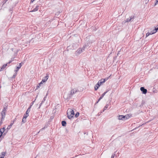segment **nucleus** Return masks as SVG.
<instances>
[{"mask_svg":"<svg viewBox=\"0 0 158 158\" xmlns=\"http://www.w3.org/2000/svg\"><path fill=\"white\" fill-rule=\"evenodd\" d=\"M107 91H106V92L103 93L102 95V96L100 97V99H102V98L105 95V94L107 93Z\"/></svg>","mask_w":158,"mask_h":158,"instance_id":"nucleus-19","label":"nucleus"},{"mask_svg":"<svg viewBox=\"0 0 158 158\" xmlns=\"http://www.w3.org/2000/svg\"><path fill=\"white\" fill-rule=\"evenodd\" d=\"M101 99H100V97L99 98V99H98V101L97 102V103H98Z\"/></svg>","mask_w":158,"mask_h":158,"instance_id":"nucleus-37","label":"nucleus"},{"mask_svg":"<svg viewBox=\"0 0 158 158\" xmlns=\"http://www.w3.org/2000/svg\"><path fill=\"white\" fill-rule=\"evenodd\" d=\"M47 95H48V94L47 93L46 95V96L44 97V98L43 99V100L42 101H43V102L45 100V98H46V97L47 96Z\"/></svg>","mask_w":158,"mask_h":158,"instance_id":"nucleus-29","label":"nucleus"},{"mask_svg":"<svg viewBox=\"0 0 158 158\" xmlns=\"http://www.w3.org/2000/svg\"><path fill=\"white\" fill-rule=\"evenodd\" d=\"M44 129V128H42L41 129L40 131H42V130H43Z\"/></svg>","mask_w":158,"mask_h":158,"instance_id":"nucleus-38","label":"nucleus"},{"mask_svg":"<svg viewBox=\"0 0 158 158\" xmlns=\"http://www.w3.org/2000/svg\"><path fill=\"white\" fill-rule=\"evenodd\" d=\"M35 100H36V99H35V100L33 102H31V105L30 106H31V107L34 104V102H35Z\"/></svg>","mask_w":158,"mask_h":158,"instance_id":"nucleus-30","label":"nucleus"},{"mask_svg":"<svg viewBox=\"0 0 158 158\" xmlns=\"http://www.w3.org/2000/svg\"><path fill=\"white\" fill-rule=\"evenodd\" d=\"M61 124L63 126H65L66 124V123L65 121H63L61 122Z\"/></svg>","mask_w":158,"mask_h":158,"instance_id":"nucleus-17","label":"nucleus"},{"mask_svg":"<svg viewBox=\"0 0 158 158\" xmlns=\"http://www.w3.org/2000/svg\"><path fill=\"white\" fill-rule=\"evenodd\" d=\"M86 46V45H85L83 46L82 48L78 49L76 51V54H78L81 53V52L84 51V49L85 48Z\"/></svg>","mask_w":158,"mask_h":158,"instance_id":"nucleus-3","label":"nucleus"},{"mask_svg":"<svg viewBox=\"0 0 158 158\" xmlns=\"http://www.w3.org/2000/svg\"><path fill=\"white\" fill-rule=\"evenodd\" d=\"M156 31H155V29L149 33L150 35H152L155 33Z\"/></svg>","mask_w":158,"mask_h":158,"instance_id":"nucleus-21","label":"nucleus"},{"mask_svg":"<svg viewBox=\"0 0 158 158\" xmlns=\"http://www.w3.org/2000/svg\"><path fill=\"white\" fill-rule=\"evenodd\" d=\"M67 112V117L71 119L73 117L74 114L73 110L69 108Z\"/></svg>","mask_w":158,"mask_h":158,"instance_id":"nucleus-1","label":"nucleus"},{"mask_svg":"<svg viewBox=\"0 0 158 158\" xmlns=\"http://www.w3.org/2000/svg\"><path fill=\"white\" fill-rule=\"evenodd\" d=\"M48 75H47L46 76L44 77L41 82H42V83L45 82L46 81L48 78Z\"/></svg>","mask_w":158,"mask_h":158,"instance_id":"nucleus-6","label":"nucleus"},{"mask_svg":"<svg viewBox=\"0 0 158 158\" xmlns=\"http://www.w3.org/2000/svg\"><path fill=\"white\" fill-rule=\"evenodd\" d=\"M7 64H4L3 66L0 69V71H1L2 70L5 68L7 66Z\"/></svg>","mask_w":158,"mask_h":158,"instance_id":"nucleus-10","label":"nucleus"},{"mask_svg":"<svg viewBox=\"0 0 158 158\" xmlns=\"http://www.w3.org/2000/svg\"><path fill=\"white\" fill-rule=\"evenodd\" d=\"M2 135H1H1H0V138H1Z\"/></svg>","mask_w":158,"mask_h":158,"instance_id":"nucleus-43","label":"nucleus"},{"mask_svg":"<svg viewBox=\"0 0 158 158\" xmlns=\"http://www.w3.org/2000/svg\"><path fill=\"white\" fill-rule=\"evenodd\" d=\"M108 104H107L105 106L104 108L103 111H104V110H105L108 108Z\"/></svg>","mask_w":158,"mask_h":158,"instance_id":"nucleus-23","label":"nucleus"},{"mask_svg":"<svg viewBox=\"0 0 158 158\" xmlns=\"http://www.w3.org/2000/svg\"><path fill=\"white\" fill-rule=\"evenodd\" d=\"M133 19V17L132 16H131V17H130L129 18H127V19L126 21V22H129L131 21L132 19Z\"/></svg>","mask_w":158,"mask_h":158,"instance_id":"nucleus-12","label":"nucleus"},{"mask_svg":"<svg viewBox=\"0 0 158 158\" xmlns=\"http://www.w3.org/2000/svg\"><path fill=\"white\" fill-rule=\"evenodd\" d=\"M79 115V112H77L75 114V117H78Z\"/></svg>","mask_w":158,"mask_h":158,"instance_id":"nucleus-26","label":"nucleus"},{"mask_svg":"<svg viewBox=\"0 0 158 158\" xmlns=\"http://www.w3.org/2000/svg\"><path fill=\"white\" fill-rule=\"evenodd\" d=\"M70 97V95L67 94H64V98L65 99H68Z\"/></svg>","mask_w":158,"mask_h":158,"instance_id":"nucleus-7","label":"nucleus"},{"mask_svg":"<svg viewBox=\"0 0 158 158\" xmlns=\"http://www.w3.org/2000/svg\"><path fill=\"white\" fill-rule=\"evenodd\" d=\"M150 35L149 32H148L146 34V37Z\"/></svg>","mask_w":158,"mask_h":158,"instance_id":"nucleus-31","label":"nucleus"},{"mask_svg":"<svg viewBox=\"0 0 158 158\" xmlns=\"http://www.w3.org/2000/svg\"><path fill=\"white\" fill-rule=\"evenodd\" d=\"M6 130L5 127H3V128L0 129V133L1 135H2V133L4 132Z\"/></svg>","mask_w":158,"mask_h":158,"instance_id":"nucleus-14","label":"nucleus"},{"mask_svg":"<svg viewBox=\"0 0 158 158\" xmlns=\"http://www.w3.org/2000/svg\"><path fill=\"white\" fill-rule=\"evenodd\" d=\"M140 90L143 92V94H146L147 92V90L144 89L143 87H141L140 88Z\"/></svg>","mask_w":158,"mask_h":158,"instance_id":"nucleus-4","label":"nucleus"},{"mask_svg":"<svg viewBox=\"0 0 158 158\" xmlns=\"http://www.w3.org/2000/svg\"><path fill=\"white\" fill-rule=\"evenodd\" d=\"M14 123V122H13L12 123H11L9 125L8 127L7 128V130L6 131H8V130L9 129H10L11 127H12V125H13V124Z\"/></svg>","mask_w":158,"mask_h":158,"instance_id":"nucleus-13","label":"nucleus"},{"mask_svg":"<svg viewBox=\"0 0 158 158\" xmlns=\"http://www.w3.org/2000/svg\"><path fill=\"white\" fill-rule=\"evenodd\" d=\"M0 158H4V157H1H1H0Z\"/></svg>","mask_w":158,"mask_h":158,"instance_id":"nucleus-42","label":"nucleus"},{"mask_svg":"<svg viewBox=\"0 0 158 158\" xmlns=\"http://www.w3.org/2000/svg\"><path fill=\"white\" fill-rule=\"evenodd\" d=\"M35 0H31V2H33V1H34Z\"/></svg>","mask_w":158,"mask_h":158,"instance_id":"nucleus-39","label":"nucleus"},{"mask_svg":"<svg viewBox=\"0 0 158 158\" xmlns=\"http://www.w3.org/2000/svg\"><path fill=\"white\" fill-rule=\"evenodd\" d=\"M39 6H37L34 9H33L32 10L30 11V12H34V11H36L38 10L39 9Z\"/></svg>","mask_w":158,"mask_h":158,"instance_id":"nucleus-11","label":"nucleus"},{"mask_svg":"<svg viewBox=\"0 0 158 158\" xmlns=\"http://www.w3.org/2000/svg\"><path fill=\"white\" fill-rule=\"evenodd\" d=\"M43 101H42V102L40 104V106H39V108H40V106H41V105H42V103H43Z\"/></svg>","mask_w":158,"mask_h":158,"instance_id":"nucleus-34","label":"nucleus"},{"mask_svg":"<svg viewBox=\"0 0 158 158\" xmlns=\"http://www.w3.org/2000/svg\"><path fill=\"white\" fill-rule=\"evenodd\" d=\"M77 92V90L76 89H72L71 91V94H73Z\"/></svg>","mask_w":158,"mask_h":158,"instance_id":"nucleus-9","label":"nucleus"},{"mask_svg":"<svg viewBox=\"0 0 158 158\" xmlns=\"http://www.w3.org/2000/svg\"><path fill=\"white\" fill-rule=\"evenodd\" d=\"M60 13V12H57V13L58 14H59Z\"/></svg>","mask_w":158,"mask_h":158,"instance_id":"nucleus-41","label":"nucleus"},{"mask_svg":"<svg viewBox=\"0 0 158 158\" xmlns=\"http://www.w3.org/2000/svg\"><path fill=\"white\" fill-rule=\"evenodd\" d=\"M28 116V114L26 113V114L24 115V118H25V119H26L27 117Z\"/></svg>","mask_w":158,"mask_h":158,"instance_id":"nucleus-22","label":"nucleus"},{"mask_svg":"<svg viewBox=\"0 0 158 158\" xmlns=\"http://www.w3.org/2000/svg\"><path fill=\"white\" fill-rule=\"evenodd\" d=\"M156 3H155V6L156 5V4H157V3L158 2V0H156Z\"/></svg>","mask_w":158,"mask_h":158,"instance_id":"nucleus-33","label":"nucleus"},{"mask_svg":"<svg viewBox=\"0 0 158 158\" xmlns=\"http://www.w3.org/2000/svg\"><path fill=\"white\" fill-rule=\"evenodd\" d=\"M105 82V80L101 79L97 83V85H98L99 86H100L102 84Z\"/></svg>","mask_w":158,"mask_h":158,"instance_id":"nucleus-5","label":"nucleus"},{"mask_svg":"<svg viewBox=\"0 0 158 158\" xmlns=\"http://www.w3.org/2000/svg\"><path fill=\"white\" fill-rule=\"evenodd\" d=\"M31 108V106H30V107L27 109V110L26 111V113L29 114V112L30 111V109Z\"/></svg>","mask_w":158,"mask_h":158,"instance_id":"nucleus-18","label":"nucleus"},{"mask_svg":"<svg viewBox=\"0 0 158 158\" xmlns=\"http://www.w3.org/2000/svg\"><path fill=\"white\" fill-rule=\"evenodd\" d=\"M114 154L113 155H112L111 157V158H114Z\"/></svg>","mask_w":158,"mask_h":158,"instance_id":"nucleus-36","label":"nucleus"},{"mask_svg":"<svg viewBox=\"0 0 158 158\" xmlns=\"http://www.w3.org/2000/svg\"><path fill=\"white\" fill-rule=\"evenodd\" d=\"M99 86H99L98 85H97V84L94 86L95 90H97L98 89V88Z\"/></svg>","mask_w":158,"mask_h":158,"instance_id":"nucleus-20","label":"nucleus"},{"mask_svg":"<svg viewBox=\"0 0 158 158\" xmlns=\"http://www.w3.org/2000/svg\"><path fill=\"white\" fill-rule=\"evenodd\" d=\"M11 62V61H10L8 63H7V64H10Z\"/></svg>","mask_w":158,"mask_h":158,"instance_id":"nucleus-40","label":"nucleus"},{"mask_svg":"<svg viewBox=\"0 0 158 158\" xmlns=\"http://www.w3.org/2000/svg\"><path fill=\"white\" fill-rule=\"evenodd\" d=\"M129 115L128 114L126 115L125 116H124V118H126V119H127L128 118H129Z\"/></svg>","mask_w":158,"mask_h":158,"instance_id":"nucleus-24","label":"nucleus"},{"mask_svg":"<svg viewBox=\"0 0 158 158\" xmlns=\"http://www.w3.org/2000/svg\"><path fill=\"white\" fill-rule=\"evenodd\" d=\"M15 72V73L13 76V78H15L16 77V76L17 74V72Z\"/></svg>","mask_w":158,"mask_h":158,"instance_id":"nucleus-27","label":"nucleus"},{"mask_svg":"<svg viewBox=\"0 0 158 158\" xmlns=\"http://www.w3.org/2000/svg\"><path fill=\"white\" fill-rule=\"evenodd\" d=\"M5 113H6V111L5 110H3L2 112H1V114H2V118H1V120L0 123V125L2 124V122L3 121V120L5 118Z\"/></svg>","mask_w":158,"mask_h":158,"instance_id":"nucleus-2","label":"nucleus"},{"mask_svg":"<svg viewBox=\"0 0 158 158\" xmlns=\"http://www.w3.org/2000/svg\"><path fill=\"white\" fill-rule=\"evenodd\" d=\"M22 122H23V123H24L26 122V119H25V118H24V117H23V119H22Z\"/></svg>","mask_w":158,"mask_h":158,"instance_id":"nucleus-28","label":"nucleus"},{"mask_svg":"<svg viewBox=\"0 0 158 158\" xmlns=\"http://www.w3.org/2000/svg\"><path fill=\"white\" fill-rule=\"evenodd\" d=\"M7 107H4L3 110H5V111H6V110L7 109Z\"/></svg>","mask_w":158,"mask_h":158,"instance_id":"nucleus-35","label":"nucleus"},{"mask_svg":"<svg viewBox=\"0 0 158 158\" xmlns=\"http://www.w3.org/2000/svg\"><path fill=\"white\" fill-rule=\"evenodd\" d=\"M150 35L149 32H148L146 34V37Z\"/></svg>","mask_w":158,"mask_h":158,"instance_id":"nucleus-32","label":"nucleus"},{"mask_svg":"<svg viewBox=\"0 0 158 158\" xmlns=\"http://www.w3.org/2000/svg\"><path fill=\"white\" fill-rule=\"evenodd\" d=\"M43 84L42 82H41L39 84V85L37 86V89H38V88H39L40 86L41 85H42Z\"/></svg>","mask_w":158,"mask_h":158,"instance_id":"nucleus-25","label":"nucleus"},{"mask_svg":"<svg viewBox=\"0 0 158 158\" xmlns=\"http://www.w3.org/2000/svg\"><path fill=\"white\" fill-rule=\"evenodd\" d=\"M6 152H2L1 154V155H0V156L1 157H3L4 158L5 156V155H6Z\"/></svg>","mask_w":158,"mask_h":158,"instance_id":"nucleus-16","label":"nucleus"},{"mask_svg":"<svg viewBox=\"0 0 158 158\" xmlns=\"http://www.w3.org/2000/svg\"><path fill=\"white\" fill-rule=\"evenodd\" d=\"M124 118V116L123 115H119L118 116V119L119 120H123Z\"/></svg>","mask_w":158,"mask_h":158,"instance_id":"nucleus-15","label":"nucleus"},{"mask_svg":"<svg viewBox=\"0 0 158 158\" xmlns=\"http://www.w3.org/2000/svg\"><path fill=\"white\" fill-rule=\"evenodd\" d=\"M22 65L21 63L19 64V66H17L16 67V69L15 70V71L16 72H17V71L19 70L21 68Z\"/></svg>","mask_w":158,"mask_h":158,"instance_id":"nucleus-8","label":"nucleus"}]
</instances>
